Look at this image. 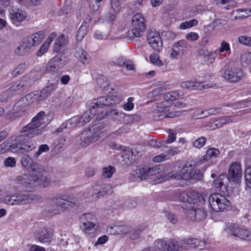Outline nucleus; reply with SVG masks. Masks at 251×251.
Masks as SVG:
<instances>
[{
  "label": "nucleus",
  "mask_w": 251,
  "mask_h": 251,
  "mask_svg": "<svg viewBox=\"0 0 251 251\" xmlns=\"http://www.w3.org/2000/svg\"><path fill=\"white\" fill-rule=\"evenodd\" d=\"M223 229L231 236L251 241V232L237 224L232 223H226Z\"/></svg>",
  "instance_id": "obj_8"
},
{
  "label": "nucleus",
  "mask_w": 251,
  "mask_h": 251,
  "mask_svg": "<svg viewBox=\"0 0 251 251\" xmlns=\"http://www.w3.org/2000/svg\"><path fill=\"white\" fill-rule=\"evenodd\" d=\"M209 203L211 208L216 212H222L230 206L231 202L225 196L214 193L209 197Z\"/></svg>",
  "instance_id": "obj_9"
},
{
  "label": "nucleus",
  "mask_w": 251,
  "mask_h": 251,
  "mask_svg": "<svg viewBox=\"0 0 251 251\" xmlns=\"http://www.w3.org/2000/svg\"><path fill=\"white\" fill-rule=\"evenodd\" d=\"M146 29V20L141 13L135 14L132 19L131 29L128 31L126 36L130 39L139 37L143 34Z\"/></svg>",
  "instance_id": "obj_7"
},
{
  "label": "nucleus",
  "mask_w": 251,
  "mask_h": 251,
  "mask_svg": "<svg viewBox=\"0 0 251 251\" xmlns=\"http://www.w3.org/2000/svg\"><path fill=\"white\" fill-rule=\"evenodd\" d=\"M251 9V8H250V9L246 8V9H240L237 10V12H243V13L239 16H235L234 17V19L235 20L241 19L246 18L249 17V16H251V11L250 10Z\"/></svg>",
  "instance_id": "obj_51"
},
{
  "label": "nucleus",
  "mask_w": 251,
  "mask_h": 251,
  "mask_svg": "<svg viewBox=\"0 0 251 251\" xmlns=\"http://www.w3.org/2000/svg\"><path fill=\"white\" fill-rule=\"evenodd\" d=\"M95 106L97 105H93L91 108L84 112L81 116H75L71 118L69 121L70 124L78 126H83L88 123L96 114L97 111L95 110Z\"/></svg>",
  "instance_id": "obj_11"
},
{
  "label": "nucleus",
  "mask_w": 251,
  "mask_h": 251,
  "mask_svg": "<svg viewBox=\"0 0 251 251\" xmlns=\"http://www.w3.org/2000/svg\"><path fill=\"white\" fill-rule=\"evenodd\" d=\"M225 175H221L214 181V186L216 189L220 188L223 185V180L225 179Z\"/></svg>",
  "instance_id": "obj_54"
},
{
  "label": "nucleus",
  "mask_w": 251,
  "mask_h": 251,
  "mask_svg": "<svg viewBox=\"0 0 251 251\" xmlns=\"http://www.w3.org/2000/svg\"><path fill=\"white\" fill-rule=\"evenodd\" d=\"M246 184L250 189H251V167L248 168L245 173Z\"/></svg>",
  "instance_id": "obj_52"
},
{
  "label": "nucleus",
  "mask_w": 251,
  "mask_h": 251,
  "mask_svg": "<svg viewBox=\"0 0 251 251\" xmlns=\"http://www.w3.org/2000/svg\"><path fill=\"white\" fill-rule=\"evenodd\" d=\"M171 102L167 101H164L160 105L156 106L154 109V112L156 114L163 112L165 114L169 111V106Z\"/></svg>",
  "instance_id": "obj_34"
},
{
  "label": "nucleus",
  "mask_w": 251,
  "mask_h": 251,
  "mask_svg": "<svg viewBox=\"0 0 251 251\" xmlns=\"http://www.w3.org/2000/svg\"><path fill=\"white\" fill-rule=\"evenodd\" d=\"M147 40L153 50L158 52L162 50L163 43L158 32L152 30H149L147 34Z\"/></svg>",
  "instance_id": "obj_14"
},
{
  "label": "nucleus",
  "mask_w": 251,
  "mask_h": 251,
  "mask_svg": "<svg viewBox=\"0 0 251 251\" xmlns=\"http://www.w3.org/2000/svg\"><path fill=\"white\" fill-rule=\"evenodd\" d=\"M190 175L191 176L190 179H194L196 180H201L202 179L203 176L201 171L199 169H194V166L192 165V169L190 171Z\"/></svg>",
  "instance_id": "obj_43"
},
{
  "label": "nucleus",
  "mask_w": 251,
  "mask_h": 251,
  "mask_svg": "<svg viewBox=\"0 0 251 251\" xmlns=\"http://www.w3.org/2000/svg\"><path fill=\"white\" fill-rule=\"evenodd\" d=\"M194 249L197 248L199 250H202L205 248L206 245L205 241H201L196 238H194Z\"/></svg>",
  "instance_id": "obj_58"
},
{
  "label": "nucleus",
  "mask_w": 251,
  "mask_h": 251,
  "mask_svg": "<svg viewBox=\"0 0 251 251\" xmlns=\"http://www.w3.org/2000/svg\"><path fill=\"white\" fill-rule=\"evenodd\" d=\"M67 43L66 40L63 35H61L58 37L55 40L53 45V50L54 51L57 52L59 51L62 47H64Z\"/></svg>",
  "instance_id": "obj_28"
},
{
  "label": "nucleus",
  "mask_w": 251,
  "mask_h": 251,
  "mask_svg": "<svg viewBox=\"0 0 251 251\" xmlns=\"http://www.w3.org/2000/svg\"><path fill=\"white\" fill-rule=\"evenodd\" d=\"M194 238H188L180 242V247L185 250L194 249Z\"/></svg>",
  "instance_id": "obj_37"
},
{
  "label": "nucleus",
  "mask_w": 251,
  "mask_h": 251,
  "mask_svg": "<svg viewBox=\"0 0 251 251\" xmlns=\"http://www.w3.org/2000/svg\"><path fill=\"white\" fill-rule=\"evenodd\" d=\"M87 24L84 23L79 27L76 34V39L77 41H80L82 40L87 32Z\"/></svg>",
  "instance_id": "obj_38"
},
{
  "label": "nucleus",
  "mask_w": 251,
  "mask_h": 251,
  "mask_svg": "<svg viewBox=\"0 0 251 251\" xmlns=\"http://www.w3.org/2000/svg\"><path fill=\"white\" fill-rule=\"evenodd\" d=\"M241 60L242 62L245 63L246 65L251 62V53L245 52L241 55Z\"/></svg>",
  "instance_id": "obj_59"
},
{
  "label": "nucleus",
  "mask_w": 251,
  "mask_h": 251,
  "mask_svg": "<svg viewBox=\"0 0 251 251\" xmlns=\"http://www.w3.org/2000/svg\"><path fill=\"white\" fill-rule=\"evenodd\" d=\"M160 168L157 166L150 167L145 166L142 168H138L135 170L132 173V175L136 177L139 178L141 180L148 178L150 176H155L156 177L164 178V175H161L160 172Z\"/></svg>",
  "instance_id": "obj_10"
},
{
  "label": "nucleus",
  "mask_w": 251,
  "mask_h": 251,
  "mask_svg": "<svg viewBox=\"0 0 251 251\" xmlns=\"http://www.w3.org/2000/svg\"><path fill=\"white\" fill-rule=\"evenodd\" d=\"M108 97L109 106L119 104L123 100V96L120 94H115L114 95L109 96Z\"/></svg>",
  "instance_id": "obj_36"
},
{
  "label": "nucleus",
  "mask_w": 251,
  "mask_h": 251,
  "mask_svg": "<svg viewBox=\"0 0 251 251\" xmlns=\"http://www.w3.org/2000/svg\"><path fill=\"white\" fill-rule=\"evenodd\" d=\"M242 177L241 168L240 164L235 162L229 166L227 178L233 184H238L241 182Z\"/></svg>",
  "instance_id": "obj_13"
},
{
  "label": "nucleus",
  "mask_w": 251,
  "mask_h": 251,
  "mask_svg": "<svg viewBox=\"0 0 251 251\" xmlns=\"http://www.w3.org/2000/svg\"><path fill=\"white\" fill-rule=\"evenodd\" d=\"M45 114L44 111L40 112L29 124L23 127L20 130L22 135L16 137V141H21L25 136L32 138L42 134L43 128L46 124L44 121L46 118Z\"/></svg>",
  "instance_id": "obj_2"
},
{
  "label": "nucleus",
  "mask_w": 251,
  "mask_h": 251,
  "mask_svg": "<svg viewBox=\"0 0 251 251\" xmlns=\"http://www.w3.org/2000/svg\"><path fill=\"white\" fill-rule=\"evenodd\" d=\"M16 164V159L13 157H7L4 161V165L6 167H14L15 166Z\"/></svg>",
  "instance_id": "obj_64"
},
{
  "label": "nucleus",
  "mask_w": 251,
  "mask_h": 251,
  "mask_svg": "<svg viewBox=\"0 0 251 251\" xmlns=\"http://www.w3.org/2000/svg\"><path fill=\"white\" fill-rule=\"evenodd\" d=\"M178 198L183 203L182 207L190 220L200 221L206 218V214L202 207L205 200L201 194L195 191H182Z\"/></svg>",
  "instance_id": "obj_1"
},
{
  "label": "nucleus",
  "mask_w": 251,
  "mask_h": 251,
  "mask_svg": "<svg viewBox=\"0 0 251 251\" xmlns=\"http://www.w3.org/2000/svg\"><path fill=\"white\" fill-rule=\"evenodd\" d=\"M28 65L26 63H22L16 66L11 72V75L14 77L23 74L27 69Z\"/></svg>",
  "instance_id": "obj_30"
},
{
  "label": "nucleus",
  "mask_w": 251,
  "mask_h": 251,
  "mask_svg": "<svg viewBox=\"0 0 251 251\" xmlns=\"http://www.w3.org/2000/svg\"><path fill=\"white\" fill-rule=\"evenodd\" d=\"M210 114V112H208V111H201L200 113H194L192 115V117L195 119H202L207 117Z\"/></svg>",
  "instance_id": "obj_62"
},
{
  "label": "nucleus",
  "mask_w": 251,
  "mask_h": 251,
  "mask_svg": "<svg viewBox=\"0 0 251 251\" xmlns=\"http://www.w3.org/2000/svg\"><path fill=\"white\" fill-rule=\"evenodd\" d=\"M19 148L25 151H29L36 148V143L32 140H28L23 143Z\"/></svg>",
  "instance_id": "obj_39"
},
{
  "label": "nucleus",
  "mask_w": 251,
  "mask_h": 251,
  "mask_svg": "<svg viewBox=\"0 0 251 251\" xmlns=\"http://www.w3.org/2000/svg\"><path fill=\"white\" fill-rule=\"evenodd\" d=\"M89 3L90 8L92 11H96L100 7V2L96 0H87Z\"/></svg>",
  "instance_id": "obj_61"
},
{
  "label": "nucleus",
  "mask_w": 251,
  "mask_h": 251,
  "mask_svg": "<svg viewBox=\"0 0 251 251\" xmlns=\"http://www.w3.org/2000/svg\"><path fill=\"white\" fill-rule=\"evenodd\" d=\"M52 202L59 207L60 212H64L75 206L76 203V201H69L60 198H56L53 199Z\"/></svg>",
  "instance_id": "obj_24"
},
{
  "label": "nucleus",
  "mask_w": 251,
  "mask_h": 251,
  "mask_svg": "<svg viewBox=\"0 0 251 251\" xmlns=\"http://www.w3.org/2000/svg\"><path fill=\"white\" fill-rule=\"evenodd\" d=\"M29 79L23 77L19 80L13 82L9 89L11 94H19L25 91L29 86Z\"/></svg>",
  "instance_id": "obj_18"
},
{
  "label": "nucleus",
  "mask_w": 251,
  "mask_h": 251,
  "mask_svg": "<svg viewBox=\"0 0 251 251\" xmlns=\"http://www.w3.org/2000/svg\"><path fill=\"white\" fill-rule=\"evenodd\" d=\"M10 18L13 22H21L26 17L25 13L18 8L12 7L10 10Z\"/></svg>",
  "instance_id": "obj_25"
},
{
  "label": "nucleus",
  "mask_w": 251,
  "mask_h": 251,
  "mask_svg": "<svg viewBox=\"0 0 251 251\" xmlns=\"http://www.w3.org/2000/svg\"><path fill=\"white\" fill-rule=\"evenodd\" d=\"M194 249L197 248L199 250H202L205 248L206 245L205 241H201L196 238H194Z\"/></svg>",
  "instance_id": "obj_57"
},
{
  "label": "nucleus",
  "mask_w": 251,
  "mask_h": 251,
  "mask_svg": "<svg viewBox=\"0 0 251 251\" xmlns=\"http://www.w3.org/2000/svg\"><path fill=\"white\" fill-rule=\"evenodd\" d=\"M151 62L155 65L160 67L163 65V63L160 59L158 54L156 53L151 54L150 56Z\"/></svg>",
  "instance_id": "obj_48"
},
{
  "label": "nucleus",
  "mask_w": 251,
  "mask_h": 251,
  "mask_svg": "<svg viewBox=\"0 0 251 251\" xmlns=\"http://www.w3.org/2000/svg\"><path fill=\"white\" fill-rule=\"evenodd\" d=\"M44 38V33L42 31L36 32L24 38L20 45L15 50V53L23 56L29 52L32 48L39 45Z\"/></svg>",
  "instance_id": "obj_5"
},
{
  "label": "nucleus",
  "mask_w": 251,
  "mask_h": 251,
  "mask_svg": "<svg viewBox=\"0 0 251 251\" xmlns=\"http://www.w3.org/2000/svg\"><path fill=\"white\" fill-rule=\"evenodd\" d=\"M18 184L30 191L37 185H42L46 186L50 182V179L47 177V173L33 172L32 175L24 174L17 178Z\"/></svg>",
  "instance_id": "obj_3"
},
{
  "label": "nucleus",
  "mask_w": 251,
  "mask_h": 251,
  "mask_svg": "<svg viewBox=\"0 0 251 251\" xmlns=\"http://www.w3.org/2000/svg\"><path fill=\"white\" fill-rule=\"evenodd\" d=\"M75 56L83 64L88 60L87 53L82 49L79 47L76 48Z\"/></svg>",
  "instance_id": "obj_35"
},
{
  "label": "nucleus",
  "mask_w": 251,
  "mask_h": 251,
  "mask_svg": "<svg viewBox=\"0 0 251 251\" xmlns=\"http://www.w3.org/2000/svg\"><path fill=\"white\" fill-rule=\"evenodd\" d=\"M155 247L159 251H166L167 242L163 239H158L154 242Z\"/></svg>",
  "instance_id": "obj_42"
},
{
  "label": "nucleus",
  "mask_w": 251,
  "mask_h": 251,
  "mask_svg": "<svg viewBox=\"0 0 251 251\" xmlns=\"http://www.w3.org/2000/svg\"><path fill=\"white\" fill-rule=\"evenodd\" d=\"M21 164L24 168L30 169L33 172L41 173L46 171L43 165L34 162L32 159L27 155H25L22 158Z\"/></svg>",
  "instance_id": "obj_17"
},
{
  "label": "nucleus",
  "mask_w": 251,
  "mask_h": 251,
  "mask_svg": "<svg viewBox=\"0 0 251 251\" xmlns=\"http://www.w3.org/2000/svg\"><path fill=\"white\" fill-rule=\"evenodd\" d=\"M122 156L125 164L128 165L132 164L135 160L133 155V151L130 149H127L124 150Z\"/></svg>",
  "instance_id": "obj_27"
},
{
  "label": "nucleus",
  "mask_w": 251,
  "mask_h": 251,
  "mask_svg": "<svg viewBox=\"0 0 251 251\" xmlns=\"http://www.w3.org/2000/svg\"><path fill=\"white\" fill-rule=\"evenodd\" d=\"M232 120L228 117L220 119L216 121L215 125L218 127H222L225 124L232 122Z\"/></svg>",
  "instance_id": "obj_55"
},
{
  "label": "nucleus",
  "mask_w": 251,
  "mask_h": 251,
  "mask_svg": "<svg viewBox=\"0 0 251 251\" xmlns=\"http://www.w3.org/2000/svg\"><path fill=\"white\" fill-rule=\"evenodd\" d=\"M206 141V139L205 137H201L195 140L193 145L195 148L200 149L204 145Z\"/></svg>",
  "instance_id": "obj_53"
},
{
  "label": "nucleus",
  "mask_w": 251,
  "mask_h": 251,
  "mask_svg": "<svg viewBox=\"0 0 251 251\" xmlns=\"http://www.w3.org/2000/svg\"><path fill=\"white\" fill-rule=\"evenodd\" d=\"M14 194L12 195H7L3 198L4 202L9 205H17Z\"/></svg>",
  "instance_id": "obj_47"
},
{
  "label": "nucleus",
  "mask_w": 251,
  "mask_h": 251,
  "mask_svg": "<svg viewBox=\"0 0 251 251\" xmlns=\"http://www.w3.org/2000/svg\"><path fill=\"white\" fill-rule=\"evenodd\" d=\"M96 223H83L81 227L86 233H93L96 230Z\"/></svg>",
  "instance_id": "obj_33"
},
{
  "label": "nucleus",
  "mask_w": 251,
  "mask_h": 251,
  "mask_svg": "<svg viewBox=\"0 0 251 251\" xmlns=\"http://www.w3.org/2000/svg\"><path fill=\"white\" fill-rule=\"evenodd\" d=\"M112 228L114 229L115 230V232L113 233L114 234H126L129 231V228L128 227L124 226H115Z\"/></svg>",
  "instance_id": "obj_50"
},
{
  "label": "nucleus",
  "mask_w": 251,
  "mask_h": 251,
  "mask_svg": "<svg viewBox=\"0 0 251 251\" xmlns=\"http://www.w3.org/2000/svg\"><path fill=\"white\" fill-rule=\"evenodd\" d=\"M240 43L246 46H251V37L248 36H241L238 38Z\"/></svg>",
  "instance_id": "obj_60"
},
{
  "label": "nucleus",
  "mask_w": 251,
  "mask_h": 251,
  "mask_svg": "<svg viewBox=\"0 0 251 251\" xmlns=\"http://www.w3.org/2000/svg\"><path fill=\"white\" fill-rule=\"evenodd\" d=\"M66 63V57L63 54H58L50 60L47 65V72H54L62 68Z\"/></svg>",
  "instance_id": "obj_16"
},
{
  "label": "nucleus",
  "mask_w": 251,
  "mask_h": 251,
  "mask_svg": "<svg viewBox=\"0 0 251 251\" xmlns=\"http://www.w3.org/2000/svg\"><path fill=\"white\" fill-rule=\"evenodd\" d=\"M52 235L53 233L51 229L44 227L36 231L35 238L42 243H50Z\"/></svg>",
  "instance_id": "obj_22"
},
{
  "label": "nucleus",
  "mask_w": 251,
  "mask_h": 251,
  "mask_svg": "<svg viewBox=\"0 0 251 251\" xmlns=\"http://www.w3.org/2000/svg\"><path fill=\"white\" fill-rule=\"evenodd\" d=\"M49 150L50 148L48 145H41L39 146L37 151L34 154L33 156L35 158H38L42 153L48 151Z\"/></svg>",
  "instance_id": "obj_49"
},
{
  "label": "nucleus",
  "mask_w": 251,
  "mask_h": 251,
  "mask_svg": "<svg viewBox=\"0 0 251 251\" xmlns=\"http://www.w3.org/2000/svg\"><path fill=\"white\" fill-rule=\"evenodd\" d=\"M171 172L165 174V179H174L176 180L190 179V171L192 169V164H183L179 161L172 164Z\"/></svg>",
  "instance_id": "obj_6"
},
{
  "label": "nucleus",
  "mask_w": 251,
  "mask_h": 251,
  "mask_svg": "<svg viewBox=\"0 0 251 251\" xmlns=\"http://www.w3.org/2000/svg\"><path fill=\"white\" fill-rule=\"evenodd\" d=\"M47 212L53 215L58 214L61 213L59 207H57L53 202L52 204L49 206L47 210Z\"/></svg>",
  "instance_id": "obj_56"
},
{
  "label": "nucleus",
  "mask_w": 251,
  "mask_h": 251,
  "mask_svg": "<svg viewBox=\"0 0 251 251\" xmlns=\"http://www.w3.org/2000/svg\"><path fill=\"white\" fill-rule=\"evenodd\" d=\"M148 227V225L146 223H143L136 227L130 235V238L133 240L137 239L142 231Z\"/></svg>",
  "instance_id": "obj_32"
},
{
  "label": "nucleus",
  "mask_w": 251,
  "mask_h": 251,
  "mask_svg": "<svg viewBox=\"0 0 251 251\" xmlns=\"http://www.w3.org/2000/svg\"><path fill=\"white\" fill-rule=\"evenodd\" d=\"M187 48V42L184 40H180L175 43L172 49L170 56L172 59H176L180 55H183Z\"/></svg>",
  "instance_id": "obj_23"
},
{
  "label": "nucleus",
  "mask_w": 251,
  "mask_h": 251,
  "mask_svg": "<svg viewBox=\"0 0 251 251\" xmlns=\"http://www.w3.org/2000/svg\"><path fill=\"white\" fill-rule=\"evenodd\" d=\"M28 105L24 98L20 99L15 104L12 110L7 114V118L14 120L16 118L22 116L25 112V108Z\"/></svg>",
  "instance_id": "obj_12"
},
{
  "label": "nucleus",
  "mask_w": 251,
  "mask_h": 251,
  "mask_svg": "<svg viewBox=\"0 0 251 251\" xmlns=\"http://www.w3.org/2000/svg\"><path fill=\"white\" fill-rule=\"evenodd\" d=\"M23 98L28 105L35 102H39L43 100L39 91H35L33 93H29Z\"/></svg>",
  "instance_id": "obj_26"
},
{
  "label": "nucleus",
  "mask_w": 251,
  "mask_h": 251,
  "mask_svg": "<svg viewBox=\"0 0 251 251\" xmlns=\"http://www.w3.org/2000/svg\"><path fill=\"white\" fill-rule=\"evenodd\" d=\"M115 171V168L113 166L105 167L102 169V176L105 178H110Z\"/></svg>",
  "instance_id": "obj_41"
},
{
  "label": "nucleus",
  "mask_w": 251,
  "mask_h": 251,
  "mask_svg": "<svg viewBox=\"0 0 251 251\" xmlns=\"http://www.w3.org/2000/svg\"><path fill=\"white\" fill-rule=\"evenodd\" d=\"M180 248V242H178L175 240H171L167 242V251H177Z\"/></svg>",
  "instance_id": "obj_40"
},
{
  "label": "nucleus",
  "mask_w": 251,
  "mask_h": 251,
  "mask_svg": "<svg viewBox=\"0 0 251 251\" xmlns=\"http://www.w3.org/2000/svg\"><path fill=\"white\" fill-rule=\"evenodd\" d=\"M179 96V92L178 91H172L166 93L165 95V101H167L169 102H172L171 101H173L178 98Z\"/></svg>",
  "instance_id": "obj_44"
},
{
  "label": "nucleus",
  "mask_w": 251,
  "mask_h": 251,
  "mask_svg": "<svg viewBox=\"0 0 251 251\" xmlns=\"http://www.w3.org/2000/svg\"><path fill=\"white\" fill-rule=\"evenodd\" d=\"M180 85L183 89L192 90H202L213 87L211 83H208L205 82H199L191 80L182 82Z\"/></svg>",
  "instance_id": "obj_19"
},
{
  "label": "nucleus",
  "mask_w": 251,
  "mask_h": 251,
  "mask_svg": "<svg viewBox=\"0 0 251 251\" xmlns=\"http://www.w3.org/2000/svg\"><path fill=\"white\" fill-rule=\"evenodd\" d=\"M17 205L25 204L33 201H37L39 197L33 194H27L24 192H19L14 194Z\"/></svg>",
  "instance_id": "obj_21"
},
{
  "label": "nucleus",
  "mask_w": 251,
  "mask_h": 251,
  "mask_svg": "<svg viewBox=\"0 0 251 251\" xmlns=\"http://www.w3.org/2000/svg\"><path fill=\"white\" fill-rule=\"evenodd\" d=\"M83 217L85 220L83 223H97L95 216L91 214H84Z\"/></svg>",
  "instance_id": "obj_63"
},
{
  "label": "nucleus",
  "mask_w": 251,
  "mask_h": 251,
  "mask_svg": "<svg viewBox=\"0 0 251 251\" xmlns=\"http://www.w3.org/2000/svg\"><path fill=\"white\" fill-rule=\"evenodd\" d=\"M103 128V124L100 123L82 131L78 136L80 145L86 147L97 141L101 137Z\"/></svg>",
  "instance_id": "obj_4"
},
{
  "label": "nucleus",
  "mask_w": 251,
  "mask_h": 251,
  "mask_svg": "<svg viewBox=\"0 0 251 251\" xmlns=\"http://www.w3.org/2000/svg\"><path fill=\"white\" fill-rule=\"evenodd\" d=\"M108 97H100L97 102L94 103L93 105H96L95 109L101 107L102 106H109V101H108Z\"/></svg>",
  "instance_id": "obj_46"
},
{
  "label": "nucleus",
  "mask_w": 251,
  "mask_h": 251,
  "mask_svg": "<svg viewBox=\"0 0 251 251\" xmlns=\"http://www.w3.org/2000/svg\"><path fill=\"white\" fill-rule=\"evenodd\" d=\"M56 88V85L55 83H50L44 88L41 91H40L43 100L48 97Z\"/></svg>",
  "instance_id": "obj_29"
},
{
  "label": "nucleus",
  "mask_w": 251,
  "mask_h": 251,
  "mask_svg": "<svg viewBox=\"0 0 251 251\" xmlns=\"http://www.w3.org/2000/svg\"><path fill=\"white\" fill-rule=\"evenodd\" d=\"M107 115L114 121H121L125 116L126 114L123 112H119L116 109H112L107 113Z\"/></svg>",
  "instance_id": "obj_31"
},
{
  "label": "nucleus",
  "mask_w": 251,
  "mask_h": 251,
  "mask_svg": "<svg viewBox=\"0 0 251 251\" xmlns=\"http://www.w3.org/2000/svg\"><path fill=\"white\" fill-rule=\"evenodd\" d=\"M111 188L109 184L99 183L96 184L93 187L92 199L97 200L100 197L108 193Z\"/></svg>",
  "instance_id": "obj_20"
},
{
  "label": "nucleus",
  "mask_w": 251,
  "mask_h": 251,
  "mask_svg": "<svg viewBox=\"0 0 251 251\" xmlns=\"http://www.w3.org/2000/svg\"><path fill=\"white\" fill-rule=\"evenodd\" d=\"M198 23V22L196 19H193L191 21L181 23L179 26V27L180 29H185L196 25Z\"/></svg>",
  "instance_id": "obj_45"
},
{
  "label": "nucleus",
  "mask_w": 251,
  "mask_h": 251,
  "mask_svg": "<svg viewBox=\"0 0 251 251\" xmlns=\"http://www.w3.org/2000/svg\"><path fill=\"white\" fill-rule=\"evenodd\" d=\"M243 76L242 70L239 68H227L224 74V77L229 82L236 83L239 81Z\"/></svg>",
  "instance_id": "obj_15"
}]
</instances>
